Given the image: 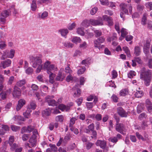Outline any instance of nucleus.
Segmentation results:
<instances>
[{
    "instance_id": "obj_1",
    "label": "nucleus",
    "mask_w": 152,
    "mask_h": 152,
    "mask_svg": "<svg viewBox=\"0 0 152 152\" xmlns=\"http://www.w3.org/2000/svg\"><path fill=\"white\" fill-rule=\"evenodd\" d=\"M140 77L144 81L145 84L146 86H149L152 79L151 70L143 67L140 70Z\"/></svg>"
},
{
    "instance_id": "obj_2",
    "label": "nucleus",
    "mask_w": 152,
    "mask_h": 152,
    "mask_svg": "<svg viewBox=\"0 0 152 152\" xmlns=\"http://www.w3.org/2000/svg\"><path fill=\"white\" fill-rule=\"evenodd\" d=\"M31 60L32 63V66L34 68L37 67L36 69V72L39 73L42 68V61L41 58L39 56L31 57Z\"/></svg>"
},
{
    "instance_id": "obj_3",
    "label": "nucleus",
    "mask_w": 152,
    "mask_h": 152,
    "mask_svg": "<svg viewBox=\"0 0 152 152\" xmlns=\"http://www.w3.org/2000/svg\"><path fill=\"white\" fill-rule=\"evenodd\" d=\"M33 135L30 138L29 142L31 146H35L37 141L36 138L38 135V132L36 129L34 130L33 132Z\"/></svg>"
},
{
    "instance_id": "obj_4",
    "label": "nucleus",
    "mask_w": 152,
    "mask_h": 152,
    "mask_svg": "<svg viewBox=\"0 0 152 152\" xmlns=\"http://www.w3.org/2000/svg\"><path fill=\"white\" fill-rule=\"evenodd\" d=\"M90 23L93 26H102L104 25L103 20L101 17H100L98 19L96 20L91 19L90 20Z\"/></svg>"
},
{
    "instance_id": "obj_5",
    "label": "nucleus",
    "mask_w": 152,
    "mask_h": 152,
    "mask_svg": "<svg viewBox=\"0 0 152 152\" xmlns=\"http://www.w3.org/2000/svg\"><path fill=\"white\" fill-rule=\"evenodd\" d=\"M105 40V38L103 37H99L97 39L94 41V46L95 47L99 48L100 47V44L103 42Z\"/></svg>"
},
{
    "instance_id": "obj_6",
    "label": "nucleus",
    "mask_w": 152,
    "mask_h": 152,
    "mask_svg": "<svg viewBox=\"0 0 152 152\" xmlns=\"http://www.w3.org/2000/svg\"><path fill=\"white\" fill-rule=\"evenodd\" d=\"M103 20L106 21L107 23V25L110 26H113V20L112 18L107 15H104L102 16Z\"/></svg>"
},
{
    "instance_id": "obj_7",
    "label": "nucleus",
    "mask_w": 152,
    "mask_h": 152,
    "mask_svg": "<svg viewBox=\"0 0 152 152\" xmlns=\"http://www.w3.org/2000/svg\"><path fill=\"white\" fill-rule=\"evenodd\" d=\"M115 129L117 132L123 134V132L125 130V126L123 124H116Z\"/></svg>"
},
{
    "instance_id": "obj_8",
    "label": "nucleus",
    "mask_w": 152,
    "mask_h": 152,
    "mask_svg": "<svg viewBox=\"0 0 152 152\" xmlns=\"http://www.w3.org/2000/svg\"><path fill=\"white\" fill-rule=\"evenodd\" d=\"M21 92L20 89L16 86H15L14 88V91L12 93L13 96L15 98H18L21 95Z\"/></svg>"
},
{
    "instance_id": "obj_9",
    "label": "nucleus",
    "mask_w": 152,
    "mask_h": 152,
    "mask_svg": "<svg viewBox=\"0 0 152 152\" xmlns=\"http://www.w3.org/2000/svg\"><path fill=\"white\" fill-rule=\"evenodd\" d=\"M117 113L118 115L122 117H126L127 113L121 107H118L117 108Z\"/></svg>"
},
{
    "instance_id": "obj_10",
    "label": "nucleus",
    "mask_w": 152,
    "mask_h": 152,
    "mask_svg": "<svg viewBox=\"0 0 152 152\" xmlns=\"http://www.w3.org/2000/svg\"><path fill=\"white\" fill-rule=\"evenodd\" d=\"M12 63L11 61L9 59L2 61L0 64V67H2L4 69L10 66Z\"/></svg>"
},
{
    "instance_id": "obj_11",
    "label": "nucleus",
    "mask_w": 152,
    "mask_h": 152,
    "mask_svg": "<svg viewBox=\"0 0 152 152\" xmlns=\"http://www.w3.org/2000/svg\"><path fill=\"white\" fill-rule=\"evenodd\" d=\"M3 53L7 54V55H6V57L12 58L14 56L15 51L14 49H11L9 52L8 50H6L3 51Z\"/></svg>"
},
{
    "instance_id": "obj_12",
    "label": "nucleus",
    "mask_w": 152,
    "mask_h": 152,
    "mask_svg": "<svg viewBox=\"0 0 152 152\" xmlns=\"http://www.w3.org/2000/svg\"><path fill=\"white\" fill-rule=\"evenodd\" d=\"M106 142L104 140H98L96 143V145L97 146H99L102 149H104L106 147Z\"/></svg>"
},
{
    "instance_id": "obj_13",
    "label": "nucleus",
    "mask_w": 152,
    "mask_h": 152,
    "mask_svg": "<svg viewBox=\"0 0 152 152\" xmlns=\"http://www.w3.org/2000/svg\"><path fill=\"white\" fill-rule=\"evenodd\" d=\"M45 101L47 102L48 104L49 105H51L54 106L56 105V102L55 100L51 99V96H48L45 97Z\"/></svg>"
},
{
    "instance_id": "obj_14",
    "label": "nucleus",
    "mask_w": 152,
    "mask_h": 152,
    "mask_svg": "<svg viewBox=\"0 0 152 152\" xmlns=\"http://www.w3.org/2000/svg\"><path fill=\"white\" fill-rule=\"evenodd\" d=\"M122 137V135L121 134H118L116 137H110L108 139V140L109 141L112 142L116 143L118 141V139H121Z\"/></svg>"
},
{
    "instance_id": "obj_15",
    "label": "nucleus",
    "mask_w": 152,
    "mask_h": 152,
    "mask_svg": "<svg viewBox=\"0 0 152 152\" xmlns=\"http://www.w3.org/2000/svg\"><path fill=\"white\" fill-rule=\"evenodd\" d=\"M25 103L26 101L25 100L23 99H20L18 101V104L16 107L17 111H19Z\"/></svg>"
},
{
    "instance_id": "obj_16",
    "label": "nucleus",
    "mask_w": 152,
    "mask_h": 152,
    "mask_svg": "<svg viewBox=\"0 0 152 152\" xmlns=\"http://www.w3.org/2000/svg\"><path fill=\"white\" fill-rule=\"evenodd\" d=\"M63 70V69H61L60 70L59 72L58 75L56 78V80L57 81H62L64 79L65 77V75L64 74H62L61 71Z\"/></svg>"
},
{
    "instance_id": "obj_17",
    "label": "nucleus",
    "mask_w": 152,
    "mask_h": 152,
    "mask_svg": "<svg viewBox=\"0 0 152 152\" xmlns=\"http://www.w3.org/2000/svg\"><path fill=\"white\" fill-rule=\"evenodd\" d=\"M47 70L48 74H50L51 73H53L52 71H57V67L55 66L54 65L51 64L49 66Z\"/></svg>"
},
{
    "instance_id": "obj_18",
    "label": "nucleus",
    "mask_w": 152,
    "mask_h": 152,
    "mask_svg": "<svg viewBox=\"0 0 152 152\" xmlns=\"http://www.w3.org/2000/svg\"><path fill=\"white\" fill-rule=\"evenodd\" d=\"M120 7L122 10H132V7L131 5L129 4L127 5L126 4L124 3H121L120 5Z\"/></svg>"
},
{
    "instance_id": "obj_19",
    "label": "nucleus",
    "mask_w": 152,
    "mask_h": 152,
    "mask_svg": "<svg viewBox=\"0 0 152 152\" xmlns=\"http://www.w3.org/2000/svg\"><path fill=\"white\" fill-rule=\"evenodd\" d=\"M23 129L24 130V132L30 133L31 132L33 131L35 129H34L33 127L31 126H29L26 127H23Z\"/></svg>"
},
{
    "instance_id": "obj_20",
    "label": "nucleus",
    "mask_w": 152,
    "mask_h": 152,
    "mask_svg": "<svg viewBox=\"0 0 152 152\" xmlns=\"http://www.w3.org/2000/svg\"><path fill=\"white\" fill-rule=\"evenodd\" d=\"M10 14V10H4L1 13V16L5 18L7 17Z\"/></svg>"
},
{
    "instance_id": "obj_21",
    "label": "nucleus",
    "mask_w": 152,
    "mask_h": 152,
    "mask_svg": "<svg viewBox=\"0 0 152 152\" xmlns=\"http://www.w3.org/2000/svg\"><path fill=\"white\" fill-rule=\"evenodd\" d=\"M36 107V102L34 101H31L30 104L28 105L27 107L28 109H30L31 110H34Z\"/></svg>"
},
{
    "instance_id": "obj_22",
    "label": "nucleus",
    "mask_w": 152,
    "mask_h": 152,
    "mask_svg": "<svg viewBox=\"0 0 152 152\" xmlns=\"http://www.w3.org/2000/svg\"><path fill=\"white\" fill-rule=\"evenodd\" d=\"M70 108L69 106H66L65 105L63 104H61L59 105L58 109L62 111H64L66 110V111H68Z\"/></svg>"
},
{
    "instance_id": "obj_23",
    "label": "nucleus",
    "mask_w": 152,
    "mask_h": 152,
    "mask_svg": "<svg viewBox=\"0 0 152 152\" xmlns=\"http://www.w3.org/2000/svg\"><path fill=\"white\" fill-rule=\"evenodd\" d=\"M141 50L140 47L138 46H136L134 49V54L136 56H139L141 53Z\"/></svg>"
},
{
    "instance_id": "obj_24",
    "label": "nucleus",
    "mask_w": 152,
    "mask_h": 152,
    "mask_svg": "<svg viewBox=\"0 0 152 152\" xmlns=\"http://www.w3.org/2000/svg\"><path fill=\"white\" fill-rule=\"evenodd\" d=\"M48 15V12L46 11H45L42 14L39 13V18H41L42 19H45L47 17Z\"/></svg>"
},
{
    "instance_id": "obj_25",
    "label": "nucleus",
    "mask_w": 152,
    "mask_h": 152,
    "mask_svg": "<svg viewBox=\"0 0 152 152\" xmlns=\"http://www.w3.org/2000/svg\"><path fill=\"white\" fill-rule=\"evenodd\" d=\"M26 83V81L25 80H23L18 81L16 83V86L19 87H21L23 85H24Z\"/></svg>"
},
{
    "instance_id": "obj_26",
    "label": "nucleus",
    "mask_w": 152,
    "mask_h": 152,
    "mask_svg": "<svg viewBox=\"0 0 152 152\" xmlns=\"http://www.w3.org/2000/svg\"><path fill=\"white\" fill-rule=\"evenodd\" d=\"M81 41V39L80 37H74L72 40V42L75 43H80Z\"/></svg>"
},
{
    "instance_id": "obj_27",
    "label": "nucleus",
    "mask_w": 152,
    "mask_h": 152,
    "mask_svg": "<svg viewBox=\"0 0 152 152\" xmlns=\"http://www.w3.org/2000/svg\"><path fill=\"white\" fill-rule=\"evenodd\" d=\"M123 49L126 53L127 56L129 57L131 56L130 50L127 47H124L123 48Z\"/></svg>"
},
{
    "instance_id": "obj_28",
    "label": "nucleus",
    "mask_w": 152,
    "mask_h": 152,
    "mask_svg": "<svg viewBox=\"0 0 152 152\" xmlns=\"http://www.w3.org/2000/svg\"><path fill=\"white\" fill-rule=\"evenodd\" d=\"M117 34L116 33H113V36L111 37H109L107 39V41L110 42L111 41L115 40L117 39Z\"/></svg>"
},
{
    "instance_id": "obj_29",
    "label": "nucleus",
    "mask_w": 152,
    "mask_h": 152,
    "mask_svg": "<svg viewBox=\"0 0 152 152\" xmlns=\"http://www.w3.org/2000/svg\"><path fill=\"white\" fill-rule=\"evenodd\" d=\"M49 74V82L51 83H53L54 82V78L55 76V75L53 73H51L50 74Z\"/></svg>"
},
{
    "instance_id": "obj_30",
    "label": "nucleus",
    "mask_w": 152,
    "mask_h": 152,
    "mask_svg": "<svg viewBox=\"0 0 152 152\" xmlns=\"http://www.w3.org/2000/svg\"><path fill=\"white\" fill-rule=\"evenodd\" d=\"M31 111V109L27 108V109L26 112L23 113V115L26 118H29L30 113Z\"/></svg>"
},
{
    "instance_id": "obj_31",
    "label": "nucleus",
    "mask_w": 152,
    "mask_h": 152,
    "mask_svg": "<svg viewBox=\"0 0 152 152\" xmlns=\"http://www.w3.org/2000/svg\"><path fill=\"white\" fill-rule=\"evenodd\" d=\"M64 120V117L62 115H58L55 118V120L56 121L62 122Z\"/></svg>"
},
{
    "instance_id": "obj_32",
    "label": "nucleus",
    "mask_w": 152,
    "mask_h": 152,
    "mask_svg": "<svg viewBox=\"0 0 152 152\" xmlns=\"http://www.w3.org/2000/svg\"><path fill=\"white\" fill-rule=\"evenodd\" d=\"M42 114L43 116H48L50 114V110L47 109H46L42 111Z\"/></svg>"
},
{
    "instance_id": "obj_33",
    "label": "nucleus",
    "mask_w": 152,
    "mask_h": 152,
    "mask_svg": "<svg viewBox=\"0 0 152 152\" xmlns=\"http://www.w3.org/2000/svg\"><path fill=\"white\" fill-rule=\"evenodd\" d=\"M59 31L61 35L64 36H66L68 33V30L66 29H61Z\"/></svg>"
},
{
    "instance_id": "obj_34",
    "label": "nucleus",
    "mask_w": 152,
    "mask_h": 152,
    "mask_svg": "<svg viewBox=\"0 0 152 152\" xmlns=\"http://www.w3.org/2000/svg\"><path fill=\"white\" fill-rule=\"evenodd\" d=\"M151 39L150 38H148L145 44L144 45L143 47L149 48L150 45Z\"/></svg>"
},
{
    "instance_id": "obj_35",
    "label": "nucleus",
    "mask_w": 152,
    "mask_h": 152,
    "mask_svg": "<svg viewBox=\"0 0 152 152\" xmlns=\"http://www.w3.org/2000/svg\"><path fill=\"white\" fill-rule=\"evenodd\" d=\"M121 36L125 37L128 34V32H127L126 29L124 28H122L121 31Z\"/></svg>"
},
{
    "instance_id": "obj_36",
    "label": "nucleus",
    "mask_w": 152,
    "mask_h": 152,
    "mask_svg": "<svg viewBox=\"0 0 152 152\" xmlns=\"http://www.w3.org/2000/svg\"><path fill=\"white\" fill-rule=\"evenodd\" d=\"M134 95L137 97H140L143 95L142 91H137L135 93Z\"/></svg>"
},
{
    "instance_id": "obj_37",
    "label": "nucleus",
    "mask_w": 152,
    "mask_h": 152,
    "mask_svg": "<svg viewBox=\"0 0 152 152\" xmlns=\"http://www.w3.org/2000/svg\"><path fill=\"white\" fill-rule=\"evenodd\" d=\"M86 69L85 67H83L79 69L77 71V74L79 75L83 74L85 72Z\"/></svg>"
},
{
    "instance_id": "obj_38",
    "label": "nucleus",
    "mask_w": 152,
    "mask_h": 152,
    "mask_svg": "<svg viewBox=\"0 0 152 152\" xmlns=\"http://www.w3.org/2000/svg\"><path fill=\"white\" fill-rule=\"evenodd\" d=\"M127 93L128 91L126 89H123L120 91L119 95L121 96H124L127 94Z\"/></svg>"
},
{
    "instance_id": "obj_39",
    "label": "nucleus",
    "mask_w": 152,
    "mask_h": 152,
    "mask_svg": "<svg viewBox=\"0 0 152 152\" xmlns=\"http://www.w3.org/2000/svg\"><path fill=\"white\" fill-rule=\"evenodd\" d=\"M12 130L15 132L19 130L20 129V127L15 125H12L11 126Z\"/></svg>"
},
{
    "instance_id": "obj_40",
    "label": "nucleus",
    "mask_w": 152,
    "mask_h": 152,
    "mask_svg": "<svg viewBox=\"0 0 152 152\" xmlns=\"http://www.w3.org/2000/svg\"><path fill=\"white\" fill-rule=\"evenodd\" d=\"M64 45L67 48H72L74 44L70 42H66L64 43Z\"/></svg>"
},
{
    "instance_id": "obj_41",
    "label": "nucleus",
    "mask_w": 152,
    "mask_h": 152,
    "mask_svg": "<svg viewBox=\"0 0 152 152\" xmlns=\"http://www.w3.org/2000/svg\"><path fill=\"white\" fill-rule=\"evenodd\" d=\"M49 145L52 151L54 152H56L57 151V148L55 145L50 144Z\"/></svg>"
},
{
    "instance_id": "obj_42",
    "label": "nucleus",
    "mask_w": 152,
    "mask_h": 152,
    "mask_svg": "<svg viewBox=\"0 0 152 152\" xmlns=\"http://www.w3.org/2000/svg\"><path fill=\"white\" fill-rule=\"evenodd\" d=\"M77 34L81 35H83L84 34L83 28H78L77 30Z\"/></svg>"
},
{
    "instance_id": "obj_43",
    "label": "nucleus",
    "mask_w": 152,
    "mask_h": 152,
    "mask_svg": "<svg viewBox=\"0 0 152 152\" xmlns=\"http://www.w3.org/2000/svg\"><path fill=\"white\" fill-rule=\"evenodd\" d=\"M147 20V18L145 14L143 15V17L142 19L141 23L143 25H145L146 24V21Z\"/></svg>"
},
{
    "instance_id": "obj_44",
    "label": "nucleus",
    "mask_w": 152,
    "mask_h": 152,
    "mask_svg": "<svg viewBox=\"0 0 152 152\" xmlns=\"http://www.w3.org/2000/svg\"><path fill=\"white\" fill-rule=\"evenodd\" d=\"M128 13V10H122L120 13V15L121 18H124V14L127 15Z\"/></svg>"
},
{
    "instance_id": "obj_45",
    "label": "nucleus",
    "mask_w": 152,
    "mask_h": 152,
    "mask_svg": "<svg viewBox=\"0 0 152 152\" xmlns=\"http://www.w3.org/2000/svg\"><path fill=\"white\" fill-rule=\"evenodd\" d=\"M90 63L88 59H85L83 60L81 62V64L85 65L86 66L88 65Z\"/></svg>"
},
{
    "instance_id": "obj_46",
    "label": "nucleus",
    "mask_w": 152,
    "mask_h": 152,
    "mask_svg": "<svg viewBox=\"0 0 152 152\" xmlns=\"http://www.w3.org/2000/svg\"><path fill=\"white\" fill-rule=\"evenodd\" d=\"M95 36L97 37L102 35V31L99 30H96L94 31Z\"/></svg>"
},
{
    "instance_id": "obj_47",
    "label": "nucleus",
    "mask_w": 152,
    "mask_h": 152,
    "mask_svg": "<svg viewBox=\"0 0 152 152\" xmlns=\"http://www.w3.org/2000/svg\"><path fill=\"white\" fill-rule=\"evenodd\" d=\"M134 59L135 61L137 62L138 63L140 64H142V61L141 60V58L139 57H135Z\"/></svg>"
},
{
    "instance_id": "obj_48",
    "label": "nucleus",
    "mask_w": 152,
    "mask_h": 152,
    "mask_svg": "<svg viewBox=\"0 0 152 152\" xmlns=\"http://www.w3.org/2000/svg\"><path fill=\"white\" fill-rule=\"evenodd\" d=\"M31 7L33 10H35L37 8L36 1L35 0H34L32 1Z\"/></svg>"
},
{
    "instance_id": "obj_49",
    "label": "nucleus",
    "mask_w": 152,
    "mask_h": 152,
    "mask_svg": "<svg viewBox=\"0 0 152 152\" xmlns=\"http://www.w3.org/2000/svg\"><path fill=\"white\" fill-rule=\"evenodd\" d=\"M7 95L6 91H3L0 94L1 97L3 99H5L6 98V96Z\"/></svg>"
},
{
    "instance_id": "obj_50",
    "label": "nucleus",
    "mask_w": 152,
    "mask_h": 152,
    "mask_svg": "<svg viewBox=\"0 0 152 152\" xmlns=\"http://www.w3.org/2000/svg\"><path fill=\"white\" fill-rule=\"evenodd\" d=\"M136 135L139 139H141L143 141H145V140L144 138L138 132L136 133Z\"/></svg>"
},
{
    "instance_id": "obj_51",
    "label": "nucleus",
    "mask_w": 152,
    "mask_h": 152,
    "mask_svg": "<svg viewBox=\"0 0 152 152\" xmlns=\"http://www.w3.org/2000/svg\"><path fill=\"white\" fill-rule=\"evenodd\" d=\"M82 25L85 27H87L89 26L88 21L87 20H84L82 23Z\"/></svg>"
},
{
    "instance_id": "obj_52",
    "label": "nucleus",
    "mask_w": 152,
    "mask_h": 152,
    "mask_svg": "<svg viewBox=\"0 0 152 152\" xmlns=\"http://www.w3.org/2000/svg\"><path fill=\"white\" fill-rule=\"evenodd\" d=\"M14 137L13 136H12L10 137L8 143L10 145H11L13 143V142L14 141Z\"/></svg>"
},
{
    "instance_id": "obj_53",
    "label": "nucleus",
    "mask_w": 152,
    "mask_h": 152,
    "mask_svg": "<svg viewBox=\"0 0 152 152\" xmlns=\"http://www.w3.org/2000/svg\"><path fill=\"white\" fill-rule=\"evenodd\" d=\"M81 93V91L80 89L77 88V89L76 93L75 92L74 94V97H78L80 96Z\"/></svg>"
},
{
    "instance_id": "obj_54",
    "label": "nucleus",
    "mask_w": 152,
    "mask_h": 152,
    "mask_svg": "<svg viewBox=\"0 0 152 152\" xmlns=\"http://www.w3.org/2000/svg\"><path fill=\"white\" fill-rule=\"evenodd\" d=\"M71 135L69 133H68L64 137V140L65 141L69 140L71 138Z\"/></svg>"
},
{
    "instance_id": "obj_55",
    "label": "nucleus",
    "mask_w": 152,
    "mask_h": 152,
    "mask_svg": "<svg viewBox=\"0 0 152 152\" xmlns=\"http://www.w3.org/2000/svg\"><path fill=\"white\" fill-rule=\"evenodd\" d=\"M145 6L147 8L152 10V2H151L147 3L145 4Z\"/></svg>"
},
{
    "instance_id": "obj_56",
    "label": "nucleus",
    "mask_w": 152,
    "mask_h": 152,
    "mask_svg": "<svg viewBox=\"0 0 152 152\" xmlns=\"http://www.w3.org/2000/svg\"><path fill=\"white\" fill-rule=\"evenodd\" d=\"M10 146L11 147L10 149L12 151H14L17 147H18V145H17L15 143H14L13 144H12V145Z\"/></svg>"
},
{
    "instance_id": "obj_57",
    "label": "nucleus",
    "mask_w": 152,
    "mask_h": 152,
    "mask_svg": "<svg viewBox=\"0 0 152 152\" xmlns=\"http://www.w3.org/2000/svg\"><path fill=\"white\" fill-rule=\"evenodd\" d=\"M33 71L32 68L29 67L26 70V72L27 74H31L32 73Z\"/></svg>"
},
{
    "instance_id": "obj_58",
    "label": "nucleus",
    "mask_w": 152,
    "mask_h": 152,
    "mask_svg": "<svg viewBox=\"0 0 152 152\" xmlns=\"http://www.w3.org/2000/svg\"><path fill=\"white\" fill-rule=\"evenodd\" d=\"M65 71L67 73H71L72 72V70L69 66L66 67L65 69Z\"/></svg>"
},
{
    "instance_id": "obj_59",
    "label": "nucleus",
    "mask_w": 152,
    "mask_h": 152,
    "mask_svg": "<svg viewBox=\"0 0 152 152\" xmlns=\"http://www.w3.org/2000/svg\"><path fill=\"white\" fill-rule=\"evenodd\" d=\"M77 120V119L75 117L72 118L70 120L69 126H73L75 123V122Z\"/></svg>"
},
{
    "instance_id": "obj_60",
    "label": "nucleus",
    "mask_w": 152,
    "mask_h": 152,
    "mask_svg": "<svg viewBox=\"0 0 152 152\" xmlns=\"http://www.w3.org/2000/svg\"><path fill=\"white\" fill-rule=\"evenodd\" d=\"M143 110V108L141 105H139L137 107V112L138 113H140Z\"/></svg>"
},
{
    "instance_id": "obj_61",
    "label": "nucleus",
    "mask_w": 152,
    "mask_h": 152,
    "mask_svg": "<svg viewBox=\"0 0 152 152\" xmlns=\"http://www.w3.org/2000/svg\"><path fill=\"white\" fill-rule=\"evenodd\" d=\"M112 100L114 102H118V98L115 94H113L111 97Z\"/></svg>"
},
{
    "instance_id": "obj_62",
    "label": "nucleus",
    "mask_w": 152,
    "mask_h": 152,
    "mask_svg": "<svg viewBox=\"0 0 152 152\" xmlns=\"http://www.w3.org/2000/svg\"><path fill=\"white\" fill-rule=\"evenodd\" d=\"M29 137V135L27 134H24L22 136V139L23 141H26L28 140Z\"/></svg>"
},
{
    "instance_id": "obj_63",
    "label": "nucleus",
    "mask_w": 152,
    "mask_h": 152,
    "mask_svg": "<svg viewBox=\"0 0 152 152\" xmlns=\"http://www.w3.org/2000/svg\"><path fill=\"white\" fill-rule=\"evenodd\" d=\"M73 77L70 74L67 76L66 80L67 82H69L70 81L73 80Z\"/></svg>"
},
{
    "instance_id": "obj_64",
    "label": "nucleus",
    "mask_w": 152,
    "mask_h": 152,
    "mask_svg": "<svg viewBox=\"0 0 152 152\" xmlns=\"http://www.w3.org/2000/svg\"><path fill=\"white\" fill-rule=\"evenodd\" d=\"M148 65L150 68H152V59H149L148 62Z\"/></svg>"
}]
</instances>
